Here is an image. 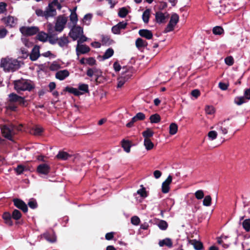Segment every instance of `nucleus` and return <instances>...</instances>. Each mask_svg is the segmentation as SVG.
I'll return each instance as SVG.
<instances>
[{
  "instance_id": "nucleus-16",
  "label": "nucleus",
  "mask_w": 250,
  "mask_h": 250,
  "mask_svg": "<svg viewBox=\"0 0 250 250\" xmlns=\"http://www.w3.org/2000/svg\"><path fill=\"white\" fill-rule=\"evenodd\" d=\"M2 217L6 225L9 226H12L13 225L12 216L10 212H4L2 214Z\"/></svg>"
},
{
  "instance_id": "nucleus-50",
  "label": "nucleus",
  "mask_w": 250,
  "mask_h": 250,
  "mask_svg": "<svg viewBox=\"0 0 250 250\" xmlns=\"http://www.w3.org/2000/svg\"><path fill=\"white\" fill-rule=\"evenodd\" d=\"M205 111L207 114L212 115L214 113L215 109L212 105H207L205 107Z\"/></svg>"
},
{
  "instance_id": "nucleus-1",
  "label": "nucleus",
  "mask_w": 250,
  "mask_h": 250,
  "mask_svg": "<svg viewBox=\"0 0 250 250\" xmlns=\"http://www.w3.org/2000/svg\"><path fill=\"white\" fill-rule=\"evenodd\" d=\"M14 88L19 93L21 91H31L35 88V85L32 81L30 80L21 79L15 80L13 82Z\"/></svg>"
},
{
  "instance_id": "nucleus-12",
  "label": "nucleus",
  "mask_w": 250,
  "mask_h": 250,
  "mask_svg": "<svg viewBox=\"0 0 250 250\" xmlns=\"http://www.w3.org/2000/svg\"><path fill=\"white\" fill-rule=\"evenodd\" d=\"M40 55V46L36 45L33 48L29 55V58L32 61H35L39 58Z\"/></svg>"
},
{
  "instance_id": "nucleus-9",
  "label": "nucleus",
  "mask_w": 250,
  "mask_h": 250,
  "mask_svg": "<svg viewBox=\"0 0 250 250\" xmlns=\"http://www.w3.org/2000/svg\"><path fill=\"white\" fill-rule=\"evenodd\" d=\"M50 167L47 164L43 163L39 165L37 167V172L40 174L46 175L50 171Z\"/></svg>"
},
{
  "instance_id": "nucleus-31",
  "label": "nucleus",
  "mask_w": 250,
  "mask_h": 250,
  "mask_svg": "<svg viewBox=\"0 0 250 250\" xmlns=\"http://www.w3.org/2000/svg\"><path fill=\"white\" fill-rule=\"evenodd\" d=\"M149 120L151 124L158 123L161 121V117L158 114L155 113L150 116Z\"/></svg>"
},
{
  "instance_id": "nucleus-45",
  "label": "nucleus",
  "mask_w": 250,
  "mask_h": 250,
  "mask_svg": "<svg viewBox=\"0 0 250 250\" xmlns=\"http://www.w3.org/2000/svg\"><path fill=\"white\" fill-rule=\"evenodd\" d=\"M211 204V197L210 195H207L205 197L203 201V204L204 206L208 207Z\"/></svg>"
},
{
  "instance_id": "nucleus-47",
  "label": "nucleus",
  "mask_w": 250,
  "mask_h": 250,
  "mask_svg": "<svg viewBox=\"0 0 250 250\" xmlns=\"http://www.w3.org/2000/svg\"><path fill=\"white\" fill-rule=\"evenodd\" d=\"M194 195L195 198L198 200H201L204 197V191L201 190H197L195 193Z\"/></svg>"
},
{
  "instance_id": "nucleus-58",
  "label": "nucleus",
  "mask_w": 250,
  "mask_h": 250,
  "mask_svg": "<svg viewBox=\"0 0 250 250\" xmlns=\"http://www.w3.org/2000/svg\"><path fill=\"white\" fill-rule=\"evenodd\" d=\"M17 103H18L21 106L25 107L27 106L26 101L25 100L24 97L21 96V98L19 99Z\"/></svg>"
},
{
  "instance_id": "nucleus-52",
  "label": "nucleus",
  "mask_w": 250,
  "mask_h": 250,
  "mask_svg": "<svg viewBox=\"0 0 250 250\" xmlns=\"http://www.w3.org/2000/svg\"><path fill=\"white\" fill-rule=\"evenodd\" d=\"M225 62L227 65L231 66L234 63V59L232 56H228L225 58Z\"/></svg>"
},
{
  "instance_id": "nucleus-32",
  "label": "nucleus",
  "mask_w": 250,
  "mask_h": 250,
  "mask_svg": "<svg viewBox=\"0 0 250 250\" xmlns=\"http://www.w3.org/2000/svg\"><path fill=\"white\" fill-rule=\"evenodd\" d=\"M150 10L146 9L143 13L142 19L145 23H147L150 17Z\"/></svg>"
},
{
  "instance_id": "nucleus-46",
  "label": "nucleus",
  "mask_w": 250,
  "mask_h": 250,
  "mask_svg": "<svg viewBox=\"0 0 250 250\" xmlns=\"http://www.w3.org/2000/svg\"><path fill=\"white\" fill-rule=\"evenodd\" d=\"M28 205L32 209H35L38 207V204L35 199L32 198L28 203Z\"/></svg>"
},
{
  "instance_id": "nucleus-64",
  "label": "nucleus",
  "mask_w": 250,
  "mask_h": 250,
  "mask_svg": "<svg viewBox=\"0 0 250 250\" xmlns=\"http://www.w3.org/2000/svg\"><path fill=\"white\" fill-rule=\"evenodd\" d=\"M244 97L246 100H250V87L245 89L244 91Z\"/></svg>"
},
{
  "instance_id": "nucleus-23",
  "label": "nucleus",
  "mask_w": 250,
  "mask_h": 250,
  "mask_svg": "<svg viewBox=\"0 0 250 250\" xmlns=\"http://www.w3.org/2000/svg\"><path fill=\"white\" fill-rule=\"evenodd\" d=\"M44 129L42 127L36 125L33 127L31 130V133L36 136H40L43 132Z\"/></svg>"
},
{
  "instance_id": "nucleus-17",
  "label": "nucleus",
  "mask_w": 250,
  "mask_h": 250,
  "mask_svg": "<svg viewBox=\"0 0 250 250\" xmlns=\"http://www.w3.org/2000/svg\"><path fill=\"white\" fill-rule=\"evenodd\" d=\"M126 71L125 70V72H124L123 74H122L123 75L118 79V83L117 85V87L120 88L122 87L125 83V82L130 78V76L125 74V73H126Z\"/></svg>"
},
{
  "instance_id": "nucleus-26",
  "label": "nucleus",
  "mask_w": 250,
  "mask_h": 250,
  "mask_svg": "<svg viewBox=\"0 0 250 250\" xmlns=\"http://www.w3.org/2000/svg\"><path fill=\"white\" fill-rule=\"evenodd\" d=\"M136 47L138 49L146 47L147 45V42L141 38H138L135 42Z\"/></svg>"
},
{
  "instance_id": "nucleus-51",
  "label": "nucleus",
  "mask_w": 250,
  "mask_h": 250,
  "mask_svg": "<svg viewBox=\"0 0 250 250\" xmlns=\"http://www.w3.org/2000/svg\"><path fill=\"white\" fill-rule=\"evenodd\" d=\"M170 189L169 185L163 182L162 185V192L164 193H167Z\"/></svg>"
},
{
  "instance_id": "nucleus-63",
  "label": "nucleus",
  "mask_w": 250,
  "mask_h": 250,
  "mask_svg": "<svg viewBox=\"0 0 250 250\" xmlns=\"http://www.w3.org/2000/svg\"><path fill=\"white\" fill-rule=\"evenodd\" d=\"M191 95L193 97L197 98L200 96V91L199 90H198L197 89H194V90H192V91L191 92Z\"/></svg>"
},
{
  "instance_id": "nucleus-3",
  "label": "nucleus",
  "mask_w": 250,
  "mask_h": 250,
  "mask_svg": "<svg viewBox=\"0 0 250 250\" xmlns=\"http://www.w3.org/2000/svg\"><path fill=\"white\" fill-rule=\"evenodd\" d=\"M54 12V11L51 9L50 5H48L44 11L41 9H37L35 10V13L38 17H43L46 20H48L49 18L53 17Z\"/></svg>"
},
{
  "instance_id": "nucleus-13",
  "label": "nucleus",
  "mask_w": 250,
  "mask_h": 250,
  "mask_svg": "<svg viewBox=\"0 0 250 250\" xmlns=\"http://www.w3.org/2000/svg\"><path fill=\"white\" fill-rule=\"evenodd\" d=\"M69 74V71L66 69L60 70L56 73L55 77L60 81H62L68 77Z\"/></svg>"
},
{
  "instance_id": "nucleus-56",
  "label": "nucleus",
  "mask_w": 250,
  "mask_h": 250,
  "mask_svg": "<svg viewBox=\"0 0 250 250\" xmlns=\"http://www.w3.org/2000/svg\"><path fill=\"white\" fill-rule=\"evenodd\" d=\"M174 25L169 22L167 27L165 29L164 32L167 33L173 31L174 30Z\"/></svg>"
},
{
  "instance_id": "nucleus-35",
  "label": "nucleus",
  "mask_w": 250,
  "mask_h": 250,
  "mask_svg": "<svg viewBox=\"0 0 250 250\" xmlns=\"http://www.w3.org/2000/svg\"><path fill=\"white\" fill-rule=\"evenodd\" d=\"M102 42L103 45H109L113 42V41L108 36H103Z\"/></svg>"
},
{
  "instance_id": "nucleus-44",
  "label": "nucleus",
  "mask_w": 250,
  "mask_h": 250,
  "mask_svg": "<svg viewBox=\"0 0 250 250\" xmlns=\"http://www.w3.org/2000/svg\"><path fill=\"white\" fill-rule=\"evenodd\" d=\"M245 97H236L234 99V103L238 105H240L246 102Z\"/></svg>"
},
{
  "instance_id": "nucleus-18",
  "label": "nucleus",
  "mask_w": 250,
  "mask_h": 250,
  "mask_svg": "<svg viewBox=\"0 0 250 250\" xmlns=\"http://www.w3.org/2000/svg\"><path fill=\"white\" fill-rule=\"evenodd\" d=\"M166 17L164 14L161 12H157L155 14L156 21L158 23H163L166 22Z\"/></svg>"
},
{
  "instance_id": "nucleus-22",
  "label": "nucleus",
  "mask_w": 250,
  "mask_h": 250,
  "mask_svg": "<svg viewBox=\"0 0 250 250\" xmlns=\"http://www.w3.org/2000/svg\"><path fill=\"white\" fill-rule=\"evenodd\" d=\"M189 243L193 245L194 248L196 250H201L203 248L202 243L195 239L190 240Z\"/></svg>"
},
{
  "instance_id": "nucleus-57",
  "label": "nucleus",
  "mask_w": 250,
  "mask_h": 250,
  "mask_svg": "<svg viewBox=\"0 0 250 250\" xmlns=\"http://www.w3.org/2000/svg\"><path fill=\"white\" fill-rule=\"evenodd\" d=\"M25 167L24 166L20 165L17 166V167L15 168V170L18 174H21L23 173Z\"/></svg>"
},
{
  "instance_id": "nucleus-43",
  "label": "nucleus",
  "mask_w": 250,
  "mask_h": 250,
  "mask_svg": "<svg viewBox=\"0 0 250 250\" xmlns=\"http://www.w3.org/2000/svg\"><path fill=\"white\" fill-rule=\"evenodd\" d=\"M242 226L244 229L249 232L250 231V219L245 220L242 223Z\"/></svg>"
},
{
  "instance_id": "nucleus-6",
  "label": "nucleus",
  "mask_w": 250,
  "mask_h": 250,
  "mask_svg": "<svg viewBox=\"0 0 250 250\" xmlns=\"http://www.w3.org/2000/svg\"><path fill=\"white\" fill-rule=\"evenodd\" d=\"M83 34V29L79 26H74L72 28L69 33V36L75 41L80 36Z\"/></svg>"
},
{
  "instance_id": "nucleus-15",
  "label": "nucleus",
  "mask_w": 250,
  "mask_h": 250,
  "mask_svg": "<svg viewBox=\"0 0 250 250\" xmlns=\"http://www.w3.org/2000/svg\"><path fill=\"white\" fill-rule=\"evenodd\" d=\"M139 35L147 40L151 39L153 37L152 32L148 29H140L139 31Z\"/></svg>"
},
{
  "instance_id": "nucleus-30",
  "label": "nucleus",
  "mask_w": 250,
  "mask_h": 250,
  "mask_svg": "<svg viewBox=\"0 0 250 250\" xmlns=\"http://www.w3.org/2000/svg\"><path fill=\"white\" fill-rule=\"evenodd\" d=\"M114 51L112 48H108L102 56L103 60L107 59L112 57L114 54Z\"/></svg>"
},
{
  "instance_id": "nucleus-5",
  "label": "nucleus",
  "mask_w": 250,
  "mask_h": 250,
  "mask_svg": "<svg viewBox=\"0 0 250 250\" xmlns=\"http://www.w3.org/2000/svg\"><path fill=\"white\" fill-rule=\"evenodd\" d=\"M67 21L66 17L62 16H58L55 25V31L59 32H62L64 29Z\"/></svg>"
},
{
  "instance_id": "nucleus-27",
  "label": "nucleus",
  "mask_w": 250,
  "mask_h": 250,
  "mask_svg": "<svg viewBox=\"0 0 250 250\" xmlns=\"http://www.w3.org/2000/svg\"><path fill=\"white\" fill-rule=\"evenodd\" d=\"M122 146L125 152L129 153L130 151L131 143L124 139L122 141Z\"/></svg>"
},
{
  "instance_id": "nucleus-10",
  "label": "nucleus",
  "mask_w": 250,
  "mask_h": 250,
  "mask_svg": "<svg viewBox=\"0 0 250 250\" xmlns=\"http://www.w3.org/2000/svg\"><path fill=\"white\" fill-rule=\"evenodd\" d=\"M90 51V47L86 44H77L76 48V54L78 56L81 54H86Z\"/></svg>"
},
{
  "instance_id": "nucleus-60",
  "label": "nucleus",
  "mask_w": 250,
  "mask_h": 250,
  "mask_svg": "<svg viewBox=\"0 0 250 250\" xmlns=\"http://www.w3.org/2000/svg\"><path fill=\"white\" fill-rule=\"evenodd\" d=\"M217 133L215 131H210L208 133V137L212 140L216 138Z\"/></svg>"
},
{
  "instance_id": "nucleus-28",
  "label": "nucleus",
  "mask_w": 250,
  "mask_h": 250,
  "mask_svg": "<svg viewBox=\"0 0 250 250\" xmlns=\"http://www.w3.org/2000/svg\"><path fill=\"white\" fill-rule=\"evenodd\" d=\"M11 214L12 219L16 221H18L22 217V214L21 211L17 209H14Z\"/></svg>"
},
{
  "instance_id": "nucleus-25",
  "label": "nucleus",
  "mask_w": 250,
  "mask_h": 250,
  "mask_svg": "<svg viewBox=\"0 0 250 250\" xmlns=\"http://www.w3.org/2000/svg\"><path fill=\"white\" fill-rule=\"evenodd\" d=\"M56 157L57 159L60 160H66L68 159V158L71 157V155L66 152L60 151L59 152Z\"/></svg>"
},
{
  "instance_id": "nucleus-53",
  "label": "nucleus",
  "mask_w": 250,
  "mask_h": 250,
  "mask_svg": "<svg viewBox=\"0 0 250 250\" xmlns=\"http://www.w3.org/2000/svg\"><path fill=\"white\" fill-rule=\"evenodd\" d=\"M131 222L134 225H138L140 223V218L137 216H134L131 218Z\"/></svg>"
},
{
  "instance_id": "nucleus-19",
  "label": "nucleus",
  "mask_w": 250,
  "mask_h": 250,
  "mask_svg": "<svg viewBox=\"0 0 250 250\" xmlns=\"http://www.w3.org/2000/svg\"><path fill=\"white\" fill-rule=\"evenodd\" d=\"M69 42V41L68 38L65 36L60 38H58L57 39V43L61 47L67 46Z\"/></svg>"
},
{
  "instance_id": "nucleus-29",
  "label": "nucleus",
  "mask_w": 250,
  "mask_h": 250,
  "mask_svg": "<svg viewBox=\"0 0 250 250\" xmlns=\"http://www.w3.org/2000/svg\"><path fill=\"white\" fill-rule=\"evenodd\" d=\"M154 132L149 128H147L146 130L142 132V135L145 139H150L149 138L153 136Z\"/></svg>"
},
{
  "instance_id": "nucleus-61",
  "label": "nucleus",
  "mask_w": 250,
  "mask_h": 250,
  "mask_svg": "<svg viewBox=\"0 0 250 250\" xmlns=\"http://www.w3.org/2000/svg\"><path fill=\"white\" fill-rule=\"evenodd\" d=\"M91 18H92L91 14H86L83 17V22H86V21H88V22L86 23L85 24L86 25H89L90 24V21Z\"/></svg>"
},
{
  "instance_id": "nucleus-20",
  "label": "nucleus",
  "mask_w": 250,
  "mask_h": 250,
  "mask_svg": "<svg viewBox=\"0 0 250 250\" xmlns=\"http://www.w3.org/2000/svg\"><path fill=\"white\" fill-rule=\"evenodd\" d=\"M63 91L68 92L70 93L74 94L75 96H79L82 95L83 93L79 91L77 89L72 87L66 86L64 89Z\"/></svg>"
},
{
  "instance_id": "nucleus-37",
  "label": "nucleus",
  "mask_w": 250,
  "mask_h": 250,
  "mask_svg": "<svg viewBox=\"0 0 250 250\" xmlns=\"http://www.w3.org/2000/svg\"><path fill=\"white\" fill-rule=\"evenodd\" d=\"M157 226L160 229L165 230L168 227V224L166 221L161 220L158 222Z\"/></svg>"
},
{
  "instance_id": "nucleus-54",
  "label": "nucleus",
  "mask_w": 250,
  "mask_h": 250,
  "mask_svg": "<svg viewBox=\"0 0 250 250\" xmlns=\"http://www.w3.org/2000/svg\"><path fill=\"white\" fill-rule=\"evenodd\" d=\"M60 68V65L56 62H53L49 66V69L51 71H55Z\"/></svg>"
},
{
  "instance_id": "nucleus-41",
  "label": "nucleus",
  "mask_w": 250,
  "mask_h": 250,
  "mask_svg": "<svg viewBox=\"0 0 250 250\" xmlns=\"http://www.w3.org/2000/svg\"><path fill=\"white\" fill-rule=\"evenodd\" d=\"M9 98L10 103H16L19 99L21 98V96L14 93H12L9 95Z\"/></svg>"
},
{
  "instance_id": "nucleus-11",
  "label": "nucleus",
  "mask_w": 250,
  "mask_h": 250,
  "mask_svg": "<svg viewBox=\"0 0 250 250\" xmlns=\"http://www.w3.org/2000/svg\"><path fill=\"white\" fill-rule=\"evenodd\" d=\"M102 74V70L96 67L89 68L86 71V75L89 77H92L93 76L101 77Z\"/></svg>"
},
{
  "instance_id": "nucleus-40",
  "label": "nucleus",
  "mask_w": 250,
  "mask_h": 250,
  "mask_svg": "<svg viewBox=\"0 0 250 250\" xmlns=\"http://www.w3.org/2000/svg\"><path fill=\"white\" fill-rule=\"evenodd\" d=\"M178 130V125L175 123H171L169 125V133L170 135L175 134Z\"/></svg>"
},
{
  "instance_id": "nucleus-39",
  "label": "nucleus",
  "mask_w": 250,
  "mask_h": 250,
  "mask_svg": "<svg viewBox=\"0 0 250 250\" xmlns=\"http://www.w3.org/2000/svg\"><path fill=\"white\" fill-rule=\"evenodd\" d=\"M179 20V17L176 13H173L171 15L169 22L172 23L175 26L178 22Z\"/></svg>"
},
{
  "instance_id": "nucleus-55",
  "label": "nucleus",
  "mask_w": 250,
  "mask_h": 250,
  "mask_svg": "<svg viewBox=\"0 0 250 250\" xmlns=\"http://www.w3.org/2000/svg\"><path fill=\"white\" fill-rule=\"evenodd\" d=\"M137 121H143L145 119L146 115L142 112H139L134 116Z\"/></svg>"
},
{
  "instance_id": "nucleus-2",
  "label": "nucleus",
  "mask_w": 250,
  "mask_h": 250,
  "mask_svg": "<svg viewBox=\"0 0 250 250\" xmlns=\"http://www.w3.org/2000/svg\"><path fill=\"white\" fill-rule=\"evenodd\" d=\"M0 65L1 67H3L8 71H16L20 67L19 62L17 60L9 58L1 59Z\"/></svg>"
},
{
  "instance_id": "nucleus-38",
  "label": "nucleus",
  "mask_w": 250,
  "mask_h": 250,
  "mask_svg": "<svg viewBox=\"0 0 250 250\" xmlns=\"http://www.w3.org/2000/svg\"><path fill=\"white\" fill-rule=\"evenodd\" d=\"M144 146L147 150L152 149L154 147V144L150 139H144Z\"/></svg>"
},
{
  "instance_id": "nucleus-62",
  "label": "nucleus",
  "mask_w": 250,
  "mask_h": 250,
  "mask_svg": "<svg viewBox=\"0 0 250 250\" xmlns=\"http://www.w3.org/2000/svg\"><path fill=\"white\" fill-rule=\"evenodd\" d=\"M137 121H138L136 120L135 117L134 116L131 119V121L129 122H128L127 124H126V126L128 128L132 127V126H133L134 123L135 122H136Z\"/></svg>"
},
{
  "instance_id": "nucleus-34",
  "label": "nucleus",
  "mask_w": 250,
  "mask_h": 250,
  "mask_svg": "<svg viewBox=\"0 0 250 250\" xmlns=\"http://www.w3.org/2000/svg\"><path fill=\"white\" fill-rule=\"evenodd\" d=\"M129 11L125 7H122L119 9L118 11V16L120 18H125L128 14Z\"/></svg>"
},
{
  "instance_id": "nucleus-24",
  "label": "nucleus",
  "mask_w": 250,
  "mask_h": 250,
  "mask_svg": "<svg viewBox=\"0 0 250 250\" xmlns=\"http://www.w3.org/2000/svg\"><path fill=\"white\" fill-rule=\"evenodd\" d=\"M159 245L160 247L166 246L169 248L172 247V242L171 239L169 238H167L165 239L161 240L159 242Z\"/></svg>"
},
{
  "instance_id": "nucleus-7",
  "label": "nucleus",
  "mask_w": 250,
  "mask_h": 250,
  "mask_svg": "<svg viewBox=\"0 0 250 250\" xmlns=\"http://www.w3.org/2000/svg\"><path fill=\"white\" fill-rule=\"evenodd\" d=\"M14 205L18 209L21 210L23 213H26L28 211L27 205L21 199L15 198L13 200Z\"/></svg>"
},
{
  "instance_id": "nucleus-36",
  "label": "nucleus",
  "mask_w": 250,
  "mask_h": 250,
  "mask_svg": "<svg viewBox=\"0 0 250 250\" xmlns=\"http://www.w3.org/2000/svg\"><path fill=\"white\" fill-rule=\"evenodd\" d=\"M76 7H75L70 15V20L74 25H76L78 21V16L75 12Z\"/></svg>"
},
{
  "instance_id": "nucleus-21",
  "label": "nucleus",
  "mask_w": 250,
  "mask_h": 250,
  "mask_svg": "<svg viewBox=\"0 0 250 250\" xmlns=\"http://www.w3.org/2000/svg\"><path fill=\"white\" fill-rule=\"evenodd\" d=\"M48 5H50L51 9L55 12L54 13H53V17L57 15L56 9L54 7V6H56L57 8L59 10H60L62 8V5L60 3H59L58 0H53L51 2H50L48 4Z\"/></svg>"
},
{
  "instance_id": "nucleus-8",
  "label": "nucleus",
  "mask_w": 250,
  "mask_h": 250,
  "mask_svg": "<svg viewBox=\"0 0 250 250\" xmlns=\"http://www.w3.org/2000/svg\"><path fill=\"white\" fill-rule=\"evenodd\" d=\"M13 129L14 126L13 125H3V126L1 128V133L2 134V135L5 138L9 140H12Z\"/></svg>"
},
{
  "instance_id": "nucleus-4",
  "label": "nucleus",
  "mask_w": 250,
  "mask_h": 250,
  "mask_svg": "<svg viewBox=\"0 0 250 250\" xmlns=\"http://www.w3.org/2000/svg\"><path fill=\"white\" fill-rule=\"evenodd\" d=\"M20 31L25 36H31L38 33L39 29L36 26H22L20 28Z\"/></svg>"
},
{
  "instance_id": "nucleus-59",
  "label": "nucleus",
  "mask_w": 250,
  "mask_h": 250,
  "mask_svg": "<svg viewBox=\"0 0 250 250\" xmlns=\"http://www.w3.org/2000/svg\"><path fill=\"white\" fill-rule=\"evenodd\" d=\"M86 62L87 64L91 66H93L95 64H96V60L93 58V57H89L86 59Z\"/></svg>"
},
{
  "instance_id": "nucleus-33",
  "label": "nucleus",
  "mask_w": 250,
  "mask_h": 250,
  "mask_svg": "<svg viewBox=\"0 0 250 250\" xmlns=\"http://www.w3.org/2000/svg\"><path fill=\"white\" fill-rule=\"evenodd\" d=\"M49 36L44 32H38V34L37 36V39L40 41L43 42H46Z\"/></svg>"
},
{
  "instance_id": "nucleus-42",
  "label": "nucleus",
  "mask_w": 250,
  "mask_h": 250,
  "mask_svg": "<svg viewBox=\"0 0 250 250\" xmlns=\"http://www.w3.org/2000/svg\"><path fill=\"white\" fill-rule=\"evenodd\" d=\"M212 32L214 35H220L224 33V29L221 26H216L213 28Z\"/></svg>"
},
{
  "instance_id": "nucleus-48",
  "label": "nucleus",
  "mask_w": 250,
  "mask_h": 250,
  "mask_svg": "<svg viewBox=\"0 0 250 250\" xmlns=\"http://www.w3.org/2000/svg\"><path fill=\"white\" fill-rule=\"evenodd\" d=\"M79 90L83 91L84 93L89 92L88 85L87 84L82 83L79 85Z\"/></svg>"
},
{
  "instance_id": "nucleus-49",
  "label": "nucleus",
  "mask_w": 250,
  "mask_h": 250,
  "mask_svg": "<svg viewBox=\"0 0 250 250\" xmlns=\"http://www.w3.org/2000/svg\"><path fill=\"white\" fill-rule=\"evenodd\" d=\"M137 193L143 198H146L147 196V192L144 187H143L141 189L138 190Z\"/></svg>"
},
{
  "instance_id": "nucleus-14",
  "label": "nucleus",
  "mask_w": 250,
  "mask_h": 250,
  "mask_svg": "<svg viewBox=\"0 0 250 250\" xmlns=\"http://www.w3.org/2000/svg\"><path fill=\"white\" fill-rule=\"evenodd\" d=\"M1 21L6 25L10 27H13L16 24L15 21L17 19H15L13 17L9 16L7 17H4L1 19Z\"/></svg>"
}]
</instances>
